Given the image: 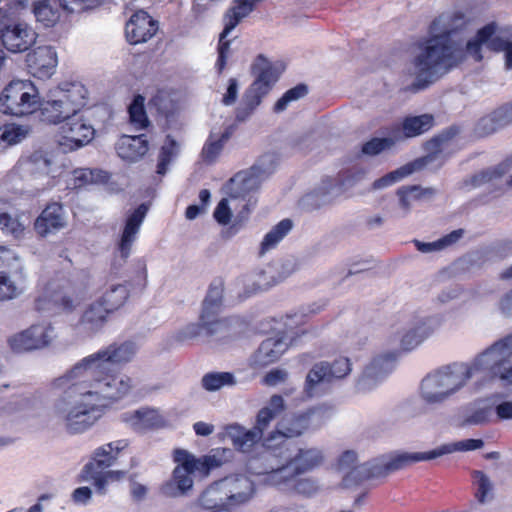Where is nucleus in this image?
Returning <instances> with one entry per match:
<instances>
[{
  "instance_id": "nucleus-1",
  "label": "nucleus",
  "mask_w": 512,
  "mask_h": 512,
  "mask_svg": "<svg viewBox=\"0 0 512 512\" xmlns=\"http://www.w3.org/2000/svg\"><path fill=\"white\" fill-rule=\"evenodd\" d=\"M137 346L133 341L111 343L78 361L64 375L53 380L56 388L64 390V400L78 396L95 400L118 401L132 388L128 376H120L117 368L131 362Z\"/></svg>"
},
{
  "instance_id": "nucleus-2",
  "label": "nucleus",
  "mask_w": 512,
  "mask_h": 512,
  "mask_svg": "<svg viewBox=\"0 0 512 512\" xmlns=\"http://www.w3.org/2000/svg\"><path fill=\"white\" fill-rule=\"evenodd\" d=\"M464 13L458 11L450 17L449 24L439 33L420 44L421 52L414 59L416 80L406 90L416 93L458 66L468 52L476 61L483 59L482 46L491 51L490 43L496 37L498 25L490 22L480 28L474 39L464 47L461 30L466 26Z\"/></svg>"
},
{
  "instance_id": "nucleus-3",
  "label": "nucleus",
  "mask_w": 512,
  "mask_h": 512,
  "mask_svg": "<svg viewBox=\"0 0 512 512\" xmlns=\"http://www.w3.org/2000/svg\"><path fill=\"white\" fill-rule=\"evenodd\" d=\"M512 333L496 341L470 364L454 363L428 374L421 382L422 398L430 404L442 402L478 376L482 382L500 380L512 384Z\"/></svg>"
},
{
  "instance_id": "nucleus-4",
  "label": "nucleus",
  "mask_w": 512,
  "mask_h": 512,
  "mask_svg": "<svg viewBox=\"0 0 512 512\" xmlns=\"http://www.w3.org/2000/svg\"><path fill=\"white\" fill-rule=\"evenodd\" d=\"M329 412L328 406L318 405L305 411L285 414L278 422L276 429L260 444L262 451L248 460V468H256L257 462L268 463L275 458L283 457V449L288 439L299 437L309 428L322 425L328 418Z\"/></svg>"
},
{
  "instance_id": "nucleus-5",
  "label": "nucleus",
  "mask_w": 512,
  "mask_h": 512,
  "mask_svg": "<svg viewBox=\"0 0 512 512\" xmlns=\"http://www.w3.org/2000/svg\"><path fill=\"white\" fill-rule=\"evenodd\" d=\"M173 461L176 466L172 472V477L161 486V492L171 497L184 495L192 489V475L206 478L211 471L223 464V461L215 455H203L196 458L189 451L182 448L173 451Z\"/></svg>"
},
{
  "instance_id": "nucleus-6",
  "label": "nucleus",
  "mask_w": 512,
  "mask_h": 512,
  "mask_svg": "<svg viewBox=\"0 0 512 512\" xmlns=\"http://www.w3.org/2000/svg\"><path fill=\"white\" fill-rule=\"evenodd\" d=\"M282 61L272 62L263 54H259L251 65L250 71L254 76L253 82L246 89L240 105L236 109V120H247L269 94L285 70Z\"/></svg>"
},
{
  "instance_id": "nucleus-7",
  "label": "nucleus",
  "mask_w": 512,
  "mask_h": 512,
  "mask_svg": "<svg viewBox=\"0 0 512 512\" xmlns=\"http://www.w3.org/2000/svg\"><path fill=\"white\" fill-rule=\"evenodd\" d=\"M223 283L214 281L210 284L203 301L200 323H191L177 333V340H191L205 331L206 336L226 338L230 335L231 324L226 318H218L222 305Z\"/></svg>"
},
{
  "instance_id": "nucleus-8",
  "label": "nucleus",
  "mask_w": 512,
  "mask_h": 512,
  "mask_svg": "<svg viewBox=\"0 0 512 512\" xmlns=\"http://www.w3.org/2000/svg\"><path fill=\"white\" fill-rule=\"evenodd\" d=\"M53 388L56 387L52 384ZM59 390V388H57ZM61 396L54 403V413L62 416L65 429L69 434H80L90 429L101 417L102 402L113 403L109 400H95L91 397L78 396L71 400H64V390L60 389Z\"/></svg>"
},
{
  "instance_id": "nucleus-9",
  "label": "nucleus",
  "mask_w": 512,
  "mask_h": 512,
  "mask_svg": "<svg viewBox=\"0 0 512 512\" xmlns=\"http://www.w3.org/2000/svg\"><path fill=\"white\" fill-rule=\"evenodd\" d=\"M254 494L253 482L245 476L225 477L204 489L197 499L205 510H221L247 502Z\"/></svg>"
},
{
  "instance_id": "nucleus-10",
  "label": "nucleus",
  "mask_w": 512,
  "mask_h": 512,
  "mask_svg": "<svg viewBox=\"0 0 512 512\" xmlns=\"http://www.w3.org/2000/svg\"><path fill=\"white\" fill-rule=\"evenodd\" d=\"M285 409V402L281 395L271 396L268 405L259 410L256 423L250 430L234 424L227 427V436L231 439L234 448L243 453H250L254 446L260 444L264 431L270 423Z\"/></svg>"
},
{
  "instance_id": "nucleus-11",
  "label": "nucleus",
  "mask_w": 512,
  "mask_h": 512,
  "mask_svg": "<svg viewBox=\"0 0 512 512\" xmlns=\"http://www.w3.org/2000/svg\"><path fill=\"white\" fill-rule=\"evenodd\" d=\"M39 108V91L30 80H12L0 94V111L14 117L34 114Z\"/></svg>"
},
{
  "instance_id": "nucleus-12",
  "label": "nucleus",
  "mask_w": 512,
  "mask_h": 512,
  "mask_svg": "<svg viewBox=\"0 0 512 512\" xmlns=\"http://www.w3.org/2000/svg\"><path fill=\"white\" fill-rule=\"evenodd\" d=\"M456 450L452 445L444 444L433 450L426 452H400L390 455L389 459L382 464H373L369 467L362 466L361 470H357L358 474H362L359 481L375 478H384L387 475L405 469L415 463L421 461H429L449 454Z\"/></svg>"
},
{
  "instance_id": "nucleus-13",
  "label": "nucleus",
  "mask_w": 512,
  "mask_h": 512,
  "mask_svg": "<svg viewBox=\"0 0 512 512\" xmlns=\"http://www.w3.org/2000/svg\"><path fill=\"white\" fill-rule=\"evenodd\" d=\"M324 461L325 456L322 450L315 447L301 448L285 464L273 465L272 461L257 462L256 468H249V470L256 475L274 474L277 478L287 481L286 473L292 472L291 476L295 477L311 472L322 466Z\"/></svg>"
},
{
  "instance_id": "nucleus-14",
  "label": "nucleus",
  "mask_w": 512,
  "mask_h": 512,
  "mask_svg": "<svg viewBox=\"0 0 512 512\" xmlns=\"http://www.w3.org/2000/svg\"><path fill=\"white\" fill-rule=\"evenodd\" d=\"M25 281L22 259L13 250L0 246V301L18 297Z\"/></svg>"
},
{
  "instance_id": "nucleus-15",
  "label": "nucleus",
  "mask_w": 512,
  "mask_h": 512,
  "mask_svg": "<svg viewBox=\"0 0 512 512\" xmlns=\"http://www.w3.org/2000/svg\"><path fill=\"white\" fill-rule=\"evenodd\" d=\"M351 372V362L347 357H339L332 363L321 361L313 365L308 372L304 392L312 398L320 396L325 391V386L334 380L345 378Z\"/></svg>"
},
{
  "instance_id": "nucleus-16",
  "label": "nucleus",
  "mask_w": 512,
  "mask_h": 512,
  "mask_svg": "<svg viewBox=\"0 0 512 512\" xmlns=\"http://www.w3.org/2000/svg\"><path fill=\"white\" fill-rule=\"evenodd\" d=\"M135 275L124 280L123 283H116L109 279L102 295L98 298L110 313L120 309L130 296L131 290H143L147 283V268L143 260L135 263Z\"/></svg>"
},
{
  "instance_id": "nucleus-17",
  "label": "nucleus",
  "mask_w": 512,
  "mask_h": 512,
  "mask_svg": "<svg viewBox=\"0 0 512 512\" xmlns=\"http://www.w3.org/2000/svg\"><path fill=\"white\" fill-rule=\"evenodd\" d=\"M36 32L26 23H12L7 10L0 8V42L10 52L27 51L36 41Z\"/></svg>"
},
{
  "instance_id": "nucleus-18",
  "label": "nucleus",
  "mask_w": 512,
  "mask_h": 512,
  "mask_svg": "<svg viewBox=\"0 0 512 512\" xmlns=\"http://www.w3.org/2000/svg\"><path fill=\"white\" fill-rule=\"evenodd\" d=\"M49 298L54 305L64 311L71 312L81 302L83 296L79 286L67 277H58L48 283L47 295L35 301L37 310L44 309L43 303Z\"/></svg>"
},
{
  "instance_id": "nucleus-19",
  "label": "nucleus",
  "mask_w": 512,
  "mask_h": 512,
  "mask_svg": "<svg viewBox=\"0 0 512 512\" xmlns=\"http://www.w3.org/2000/svg\"><path fill=\"white\" fill-rule=\"evenodd\" d=\"M60 134L61 145L77 150L94 139L95 129L81 113H74L63 122Z\"/></svg>"
},
{
  "instance_id": "nucleus-20",
  "label": "nucleus",
  "mask_w": 512,
  "mask_h": 512,
  "mask_svg": "<svg viewBox=\"0 0 512 512\" xmlns=\"http://www.w3.org/2000/svg\"><path fill=\"white\" fill-rule=\"evenodd\" d=\"M53 328L36 324L9 338L10 348L17 353L43 348L51 342Z\"/></svg>"
},
{
  "instance_id": "nucleus-21",
  "label": "nucleus",
  "mask_w": 512,
  "mask_h": 512,
  "mask_svg": "<svg viewBox=\"0 0 512 512\" xmlns=\"http://www.w3.org/2000/svg\"><path fill=\"white\" fill-rule=\"evenodd\" d=\"M157 30V21L142 9L137 10L125 25L126 39L132 45L147 42Z\"/></svg>"
},
{
  "instance_id": "nucleus-22",
  "label": "nucleus",
  "mask_w": 512,
  "mask_h": 512,
  "mask_svg": "<svg viewBox=\"0 0 512 512\" xmlns=\"http://www.w3.org/2000/svg\"><path fill=\"white\" fill-rule=\"evenodd\" d=\"M29 73L38 79L50 78L57 66V54L51 46H39L27 54Z\"/></svg>"
},
{
  "instance_id": "nucleus-23",
  "label": "nucleus",
  "mask_w": 512,
  "mask_h": 512,
  "mask_svg": "<svg viewBox=\"0 0 512 512\" xmlns=\"http://www.w3.org/2000/svg\"><path fill=\"white\" fill-rule=\"evenodd\" d=\"M147 212L148 206L142 203L128 214L125 220L124 228L118 242V251L123 262H126L130 256L132 245L137 238V234L140 231Z\"/></svg>"
},
{
  "instance_id": "nucleus-24",
  "label": "nucleus",
  "mask_w": 512,
  "mask_h": 512,
  "mask_svg": "<svg viewBox=\"0 0 512 512\" xmlns=\"http://www.w3.org/2000/svg\"><path fill=\"white\" fill-rule=\"evenodd\" d=\"M67 224L66 214L60 202H49L34 221V230L46 237L63 229Z\"/></svg>"
},
{
  "instance_id": "nucleus-25",
  "label": "nucleus",
  "mask_w": 512,
  "mask_h": 512,
  "mask_svg": "<svg viewBox=\"0 0 512 512\" xmlns=\"http://www.w3.org/2000/svg\"><path fill=\"white\" fill-rule=\"evenodd\" d=\"M289 344L284 337H269L261 342L250 359V366L262 369L276 363L288 350Z\"/></svg>"
},
{
  "instance_id": "nucleus-26",
  "label": "nucleus",
  "mask_w": 512,
  "mask_h": 512,
  "mask_svg": "<svg viewBox=\"0 0 512 512\" xmlns=\"http://www.w3.org/2000/svg\"><path fill=\"white\" fill-rule=\"evenodd\" d=\"M129 446L130 440L125 438L99 446L93 451L91 460L87 463V470H92L93 467L104 470L110 468L117 463Z\"/></svg>"
},
{
  "instance_id": "nucleus-27",
  "label": "nucleus",
  "mask_w": 512,
  "mask_h": 512,
  "mask_svg": "<svg viewBox=\"0 0 512 512\" xmlns=\"http://www.w3.org/2000/svg\"><path fill=\"white\" fill-rule=\"evenodd\" d=\"M53 90L72 114L80 113L87 104L88 90L80 81H63Z\"/></svg>"
},
{
  "instance_id": "nucleus-28",
  "label": "nucleus",
  "mask_w": 512,
  "mask_h": 512,
  "mask_svg": "<svg viewBox=\"0 0 512 512\" xmlns=\"http://www.w3.org/2000/svg\"><path fill=\"white\" fill-rule=\"evenodd\" d=\"M38 111L41 121L49 124L63 123L72 114L63 101L55 96L53 89L49 91L47 99L39 98Z\"/></svg>"
},
{
  "instance_id": "nucleus-29",
  "label": "nucleus",
  "mask_w": 512,
  "mask_h": 512,
  "mask_svg": "<svg viewBox=\"0 0 512 512\" xmlns=\"http://www.w3.org/2000/svg\"><path fill=\"white\" fill-rule=\"evenodd\" d=\"M512 123V101L501 105L489 115L482 117L476 130L479 135L487 136Z\"/></svg>"
},
{
  "instance_id": "nucleus-30",
  "label": "nucleus",
  "mask_w": 512,
  "mask_h": 512,
  "mask_svg": "<svg viewBox=\"0 0 512 512\" xmlns=\"http://www.w3.org/2000/svg\"><path fill=\"white\" fill-rule=\"evenodd\" d=\"M149 150V142L145 135H123L116 144L118 156L126 161L135 162Z\"/></svg>"
},
{
  "instance_id": "nucleus-31",
  "label": "nucleus",
  "mask_w": 512,
  "mask_h": 512,
  "mask_svg": "<svg viewBox=\"0 0 512 512\" xmlns=\"http://www.w3.org/2000/svg\"><path fill=\"white\" fill-rule=\"evenodd\" d=\"M432 318H415L405 330L400 340L401 348L410 351L417 347L433 331Z\"/></svg>"
},
{
  "instance_id": "nucleus-32",
  "label": "nucleus",
  "mask_w": 512,
  "mask_h": 512,
  "mask_svg": "<svg viewBox=\"0 0 512 512\" xmlns=\"http://www.w3.org/2000/svg\"><path fill=\"white\" fill-rule=\"evenodd\" d=\"M58 6V0H37L32 4V12L39 24L44 28H52L61 19Z\"/></svg>"
},
{
  "instance_id": "nucleus-33",
  "label": "nucleus",
  "mask_w": 512,
  "mask_h": 512,
  "mask_svg": "<svg viewBox=\"0 0 512 512\" xmlns=\"http://www.w3.org/2000/svg\"><path fill=\"white\" fill-rule=\"evenodd\" d=\"M435 125V119L432 114H421L417 116H406L401 123V131L404 138H414L420 136Z\"/></svg>"
},
{
  "instance_id": "nucleus-34",
  "label": "nucleus",
  "mask_w": 512,
  "mask_h": 512,
  "mask_svg": "<svg viewBox=\"0 0 512 512\" xmlns=\"http://www.w3.org/2000/svg\"><path fill=\"white\" fill-rule=\"evenodd\" d=\"M255 188V178L247 172L236 173L226 184L227 194L232 199L245 200Z\"/></svg>"
},
{
  "instance_id": "nucleus-35",
  "label": "nucleus",
  "mask_w": 512,
  "mask_h": 512,
  "mask_svg": "<svg viewBox=\"0 0 512 512\" xmlns=\"http://www.w3.org/2000/svg\"><path fill=\"white\" fill-rule=\"evenodd\" d=\"M111 314L99 299L92 302L83 312L81 323L88 326L91 330H98L107 322Z\"/></svg>"
},
{
  "instance_id": "nucleus-36",
  "label": "nucleus",
  "mask_w": 512,
  "mask_h": 512,
  "mask_svg": "<svg viewBox=\"0 0 512 512\" xmlns=\"http://www.w3.org/2000/svg\"><path fill=\"white\" fill-rule=\"evenodd\" d=\"M293 222L285 218L277 223L263 238L260 244V254L275 248L280 241L291 231Z\"/></svg>"
},
{
  "instance_id": "nucleus-37",
  "label": "nucleus",
  "mask_w": 512,
  "mask_h": 512,
  "mask_svg": "<svg viewBox=\"0 0 512 512\" xmlns=\"http://www.w3.org/2000/svg\"><path fill=\"white\" fill-rule=\"evenodd\" d=\"M397 354L395 352H389L378 355L372 359V361L365 367L363 375L368 378H379L392 369V365L395 362Z\"/></svg>"
},
{
  "instance_id": "nucleus-38",
  "label": "nucleus",
  "mask_w": 512,
  "mask_h": 512,
  "mask_svg": "<svg viewBox=\"0 0 512 512\" xmlns=\"http://www.w3.org/2000/svg\"><path fill=\"white\" fill-rule=\"evenodd\" d=\"M458 134L459 128L453 125L428 140L425 143L424 148L429 153L430 158H435L437 154L441 153L443 146Z\"/></svg>"
},
{
  "instance_id": "nucleus-39",
  "label": "nucleus",
  "mask_w": 512,
  "mask_h": 512,
  "mask_svg": "<svg viewBox=\"0 0 512 512\" xmlns=\"http://www.w3.org/2000/svg\"><path fill=\"white\" fill-rule=\"evenodd\" d=\"M178 151L179 146L177 141L171 135H167L158 155L156 172L159 175H164L167 172L169 164L178 154Z\"/></svg>"
},
{
  "instance_id": "nucleus-40",
  "label": "nucleus",
  "mask_w": 512,
  "mask_h": 512,
  "mask_svg": "<svg viewBox=\"0 0 512 512\" xmlns=\"http://www.w3.org/2000/svg\"><path fill=\"white\" fill-rule=\"evenodd\" d=\"M128 112L131 123L138 129H146L149 126L150 121L145 110V98L142 95L138 94L134 97L129 105Z\"/></svg>"
},
{
  "instance_id": "nucleus-41",
  "label": "nucleus",
  "mask_w": 512,
  "mask_h": 512,
  "mask_svg": "<svg viewBox=\"0 0 512 512\" xmlns=\"http://www.w3.org/2000/svg\"><path fill=\"white\" fill-rule=\"evenodd\" d=\"M473 485L476 487L474 497L483 504L487 501L489 495H492L493 485L489 477L481 470H473L471 472Z\"/></svg>"
},
{
  "instance_id": "nucleus-42",
  "label": "nucleus",
  "mask_w": 512,
  "mask_h": 512,
  "mask_svg": "<svg viewBox=\"0 0 512 512\" xmlns=\"http://www.w3.org/2000/svg\"><path fill=\"white\" fill-rule=\"evenodd\" d=\"M235 379L230 372H210L203 376L202 387L207 391H216L226 385H233Z\"/></svg>"
},
{
  "instance_id": "nucleus-43",
  "label": "nucleus",
  "mask_w": 512,
  "mask_h": 512,
  "mask_svg": "<svg viewBox=\"0 0 512 512\" xmlns=\"http://www.w3.org/2000/svg\"><path fill=\"white\" fill-rule=\"evenodd\" d=\"M308 94V86L304 83H299L296 86L288 89L274 104L273 111L280 113L284 111L288 104L297 101Z\"/></svg>"
},
{
  "instance_id": "nucleus-44",
  "label": "nucleus",
  "mask_w": 512,
  "mask_h": 512,
  "mask_svg": "<svg viewBox=\"0 0 512 512\" xmlns=\"http://www.w3.org/2000/svg\"><path fill=\"white\" fill-rule=\"evenodd\" d=\"M416 170V162H410L407 163L400 168L389 172L388 174L384 175L383 177L375 180L373 183L374 188H383L390 186L397 181L403 179L406 176H409Z\"/></svg>"
},
{
  "instance_id": "nucleus-45",
  "label": "nucleus",
  "mask_w": 512,
  "mask_h": 512,
  "mask_svg": "<svg viewBox=\"0 0 512 512\" xmlns=\"http://www.w3.org/2000/svg\"><path fill=\"white\" fill-rule=\"evenodd\" d=\"M229 139V133L224 132L217 140H212L211 137L205 142L202 148V159L204 162L211 164L216 161L217 157L223 150L225 142Z\"/></svg>"
},
{
  "instance_id": "nucleus-46",
  "label": "nucleus",
  "mask_w": 512,
  "mask_h": 512,
  "mask_svg": "<svg viewBox=\"0 0 512 512\" xmlns=\"http://www.w3.org/2000/svg\"><path fill=\"white\" fill-rule=\"evenodd\" d=\"M28 131L21 125L14 123L5 124L0 127V144L14 145L23 140Z\"/></svg>"
},
{
  "instance_id": "nucleus-47",
  "label": "nucleus",
  "mask_w": 512,
  "mask_h": 512,
  "mask_svg": "<svg viewBox=\"0 0 512 512\" xmlns=\"http://www.w3.org/2000/svg\"><path fill=\"white\" fill-rule=\"evenodd\" d=\"M103 0H58L59 7L67 14L83 13L95 9L102 4Z\"/></svg>"
},
{
  "instance_id": "nucleus-48",
  "label": "nucleus",
  "mask_w": 512,
  "mask_h": 512,
  "mask_svg": "<svg viewBox=\"0 0 512 512\" xmlns=\"http://www.w3.org/2000/svg\"><path fill=\"white\" fill-rule=\"evenodd\" d=\"M395 140L390 137H373L362 145L361 152L365 155L376 156L381 152L392 148Z\"/></svg>"
},
{
  "instance_id": "nucleus-49",
  "label": "nucleus",
  "mask_w": 512,
  "mask_h": 512,
  "mask_svg": "<svg viewBox=\"0 0 512 512\" xmlns=\"http://www.w3.org/2000/svg\"><path fill=\"white\" fill-rule=\"evenodd\" d=\"M81 476L84 480L92 481L96 491L100 494H104L106 485L109 482L104 469L93 467L92 470H87V464L83 467Z\"/></svg>"
},
{
  "instance_id": "nucleus-50",
  "label": "nucleus",
  "mask_w": 512,
  "mask_h": 512,
  "mask_svg": "<svg viewBox=\"0 0 512 512\" xmlns=\"http://www.w3.org/2000/svg\"><path fill=\"white\" fill-rule=\"evenodd\" d=\"M101 171L97 169L81 168L73 171V187L81 189L89 184L98 182Z\"/></svg>"
},
{
  "instance_id": "nucleus-51",
  "label": "nucleus",
  "mask_w": 512,
  "mask_h": 512,
  "mask_svg": "<svg viewBox=\"0 0 512 512\" xmlns=\"http://www.w3.org/2000/svg\"><path fill=\"white\" fill-rule=\"evenodd\" d=\"M0 229L11 234L13 237L18 238L23 234L24 226L17 218L12 217L9 213H0Z\"/></svg>"
},
{
  "instance_id": "nucleus-52",
  "label": "nucleus",
  "mask_w": 512,
  "mask_h": 512,
  "mask_svg": "<svg viewBox=\"0 0 512 512\" xmlns=\"http://www.w3.org/2000/svg\"><path fill=\"white\" fill-rule=\"evenodd\" d=\"M492 52H504L505 68L512 69V41L500 36L494 37L490 43Z\"/></svg>"
},
{
  "instance_id": "nucleus-53",
  "label": "nucleus",
  "mask_w": 512,
  "mask_h": 512,
  "mask_svg": "<svg viewBox=\"0 0 512 512\" xmlns=\"http://www.w3.org/2000/svg\"><path fill=\"white\" fill-rule=\"evenodd\" d=\"M155 418V411L150 409H140L134 411L129 420L137 428H150L153 426L152 420Z\"/></svg>"
},
{
  "instance_id": "nucleus-54",
  "label": "nucleus",
  "mask_w": 512,
  "mask_h": 512,
  "mask_svg": "<svg viewBox=\"0 0 512 512\" xmlns=\"http://www.w3.org/2000/svg\"><path fill=\"white\" fill-rule=\"evenodd\" d=\"M492 415V408L490 406L479 407L473 409L469 415L466 416L464 422L469 425H482L490 421Z\"/></svg>"
},
{
  "instance_id": "nucleus-55",
  "label": "nucleus",
  "mask_w": 512,
  "mask_h": 512,
  "mask_svg": "<svg viewBox=\"0 0 512 512\" xmlns=\"http://www.w3.org/2000/svg\"><path fill=\"white\" fill-rule=\"evenodd\" d=\"M229 33L224 35V30L220 33L218 42V58L216 61V68L218 73H222L227 64V57L230 49V40L226 37Z\"/></svg>"
},
{
  "instance_id": "nucleus-56",
  "label": "nucleus",
  "mask_w": 512,
  "mask_h": 512,
  "mask_svg": "<svg viewBox=\"0 0 512 512\" xmlns=\"http://www.w3.org/2000/svg\"><path fill=\"white\" fill-rule=\"evenodd\" d=\"M151 107H155L157 112L163 116H168L171 112L170 100L163 91H158L149 102Z\"/></svg>"
},
{
  "instance_id": "nucleus-57",
  "label": "nucleus",
  "mask_w": 512,
  "mask_h": 512,
  "mask_svg": "<svg viewBox=\"0 0 512 512\" xmlns=\"http://www.w3.org/2000/svg\"><path fill=\"white\" fill-rule=\"evenodd\" d=\"M214 219L221 225H227L231 221L232 213L227 199H222L217 204L214 213Z\"/></svg>"
},
{
  "instance_id": "nucleus-58",
  "label": "nucleus",
  "mask_w": 512,
  "mask_h": 512,
  "mask_svg": "<svg viewBox=\"0 0 512 512\" xmlns=\"http://www.w3.org/2000/svg\"><path fill=\"white\" fill-rule=\"evenodd\" d=\"M365 175V170L361 168L348 169L339 174L340 186H352L357 181L361 180Z\"/></svg>"
},
{
  "instance_id": "nucleus-59",
  "label": "nucleus",
  "mask_w": 512,
  "mask_h": 512,
  "mask_svg": "<svg viewBox=\"0 0 512 512\" xmlns=\"http://www.w3.org/2000/svg\"><path fill=\"white\" fill-rule=\"evenodd\" d=\"M501 165L492 170L482 171L472 177V184L474 186L481 185L485 182L491 181L493 178L501 177L504 174V170L500 169Z\"/></svg>"
},
{
  "instance_id": "nucleus-60",
  "label": "nucleus",
  "mask_w": 512,
  "mask_h": 512,
  "mask_svg": "<svg viewBox=\"0 0 512 512\" xmlns=\"http://www.w3.org/2000/svg\"><path fill=\"white\" fill-rule=\"evenodd\" d=\"M288 377V373L279 368H274L267 372L263 377V383L268 386H275L278 383L284 382Z\"/></svg>"
},
{
  "instance_id": "nucleus-61",
  "label": "nucleus",
  "mask_w": 512,
  "mask_h": 512,
  "mask_svg": "<svg viewBox=\"0 0 512 512\" xmlns=\"http://www.w3.org/2000/svg\"><path fill=\"white\" fill-rule=\"evenodd\" d=\"M409 190L410 199L412 201L421 200L423 198H430L435 195L436 190L434 188H421L418 185L406 186Z\"/></svg>"
},
{
  "instance_id": "nucleus-62",
  "label": "nucleus",
  "mask_w": 512,
  "mask_h": 512,
  "mask_svg": "<svg viewBox=\"0 0 512 512\" xmlns=\"http://www.w3.org/2000/svg\"><path fill=\"white\" fill-rule=\"evenodd\" d=\"M238 94V82L235 78H230L228 81L227 91L223 96L222 102L224 105H232Z\"/></svg>"
},
{
  "instance_id": "nucleus-63",
  "label": "nucleus",
  "mask_w": 512,
  "mask_h": 512,
  "mask_svg": "<svg viewBox=\"0 0 512 512\" xmlns=\"http://www.w3.org/2000/svg\"><path fill=\"white\" fill-rule=\"evenodd\" d=\"M250 214V208L248 204H245L242 210L236 215L233 223L230 226V230L234 233L237 232L240 228H242L245 222L248 220Z\"/></svg>"
},
{
  "instance_id": "nucleus-64",
  "label": "nucleus",
  "mask_w": 512,
  "mask_h": 512,
  "mask_svg": "<svg viewBox=\"0 0 512 512\" xmlns=\"http://www.w3.org/2000/svg\"><path fill=\"white\" fill-rule=\"evenodd\" d=\"M497 417L501 420L512 419V401H504L495 407Z\"/></svg>"
}]
</instances>
